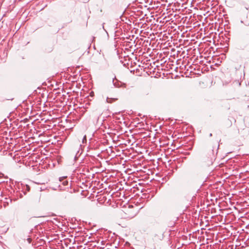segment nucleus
Returning <instances> with one entry per match:
<instances>
[{
  "label": "nucleus",
  "instance_id": "6",
  "mask_svg": "<svg viewBox=\"0 0 249 249\" xmlns=\"http://www.w3.org/2000/svg\"><path fill=\"white\" fill-rule=\"evenodd\" d=\"M43 190H44V189H42L41 187L39 188V191H42Z\"/></svg>",
  "mask_w": 249,
  "mask_h": 249
},
{
  "label": "nucleus",
  "instance_id": "3",
  "mask_svg": "<svg viewBox=\"0 0 249 249\" xmlns=\"http://www.w3.org/2000/svg\"><path fill=\"white\" fill-rule=\"evenodd\" d=\"M87 142L86 135H85L82 139V143H84L85 142Z\"/></svg>",
  "mask_w": 249,
  "mask_h": 249
},
{
  "label": "nucleus",
  "instance_id": "4",
  "mask_svg": "<svg viewBox=\"0 0 249 249\" xmlns=\"http://www.w3.org/2000/svg\"><path fill=\"white\" fill-rule=\"evenodd\" d=\"M68 181L66 180L65 181H64L63 182V184L64 185V186H66V185H68Z\"/></svg>",
  "mask_w": 249,
  "mask_h": 249
},
{
  "label": "nucleus",
  "instance_id": "5",
  "mask_svg": "<svg viewBox=\"0 0 249 249\" xmlns=\"http://www.w3.org/2000/svg\"><path fill=\"white\" fill-rule=\"evenodd\" d=\"M241 64H240V65L239 66V67H238V68L235 67V68H236V69H239L241 68Z\"/></svg>",
  "mask_w": 249,
  "mask_h": 249
},
{
  "label": "nucleus",
  "instance_id": "8",
  "mask_svg": "<svg viewBox=\"0 0 249 249\" xmlns=\"http://www.w3.org/2000/svg\"><path fill=\"white\" fill-rule=\"evenodd\" d=\"M64 178H65V177L62 178V179H64Z\"/></svg>",
  "mask_w": 249,
  "mask_h": 249
},
{
  "label": "nucleus",
  "instance_id": "2",
  "mask_svg": "<svg viewBox=\"0 0 249 249\" xmlns=\"http://www.w3.org/2000/svg\"><path fill=\"white\" fill-rule=\"evenodd\" d=\"M117 100V98L107 97L106 101L108 103H111Z\"/></svg>",
  "mask_w": 249,
  "mask_h": 249
},
{
  "label": "nucleus",
  "instance_id": "7",
  "mask_svg": "<svg viewBox=\"0 0 249 249\" xmlns=\"http://www.w3.org/2000/svg\"><path fill=\"white\" fill-rule=\"evenodd\" d=\"M210 136H212V134L211 133V134H210Z\"/></svg>",
  "mask_w": 249,
  "mask_h": 249
},
{
  "label": "nucleus",
  "instance_id": "1",
  "mask_svg": "<svg viewBox=\"0 0 249 249\" xmlns=\"http://www.w3.org/2000/svg\"><path fill=\"white\" fill-rule=\"evenodd\" d=\"M113 84L114 86L116 88H126V84L125 83H122V82L118 81L115 78L113 80Z\"/></svg>",
  "mask_w": 249,
  "mask_h": 249
}]
</instances>
